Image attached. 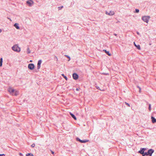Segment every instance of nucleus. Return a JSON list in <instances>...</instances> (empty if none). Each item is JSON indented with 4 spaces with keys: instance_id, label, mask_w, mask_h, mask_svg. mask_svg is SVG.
Segmentation results:
<instances>
[{
    "instance_id": "4be33fe9",
    "label": "nucleus",
    "mask_w": 156,
    "mask_h": 156,
    "mask_svg": "<svg viewBox=\"0 0 156 156\" xmlns=\"http://www.w3.org/2000/svg\"><path fill=\"white\" fill-rule=\"evenodd\" d=\"M76 140L77 141H79L81 143V140L78 137H77L76 138Z\"/></svg>"
},
{
    "instance_id": "2eb2a0df",
    "label": "nucleus",
    "mask_w": 156,
    "mask_h": 156,
    "mask_svg": "<svg viewBox=\"0 0 156 156\" xmlns=\"http://www.w3.org/2000/svg\"><path fill=\"white\" fill-rule=\"evenodd\" d=\"M70 114L71 115V117L75 120H76V116H75L72 113H71V112H70Z\"/></svg>"
},
{
    "instance_id": "aec40b11",
    "label": "nucleus",
    "mask_w": 156,
    "mask_h": 156,
    "mask_svg": "<svg viewBox=\"0 0 156 156\" xmlns=\"http://www.w3.org/2000/svg\"><path fill=\"white\" fill-rule=\"evenodd\" d=\"M26 156H33V154L31 153H28L26 154Z\"/></svg>"
},
{
    "instance_id": "1a4fd4ad",
    "label": "nucleus",
    "mask_w": 156,
    "mask_h": 156,
    "mask_svg": "<svg viewBox=\"0 0 156 156\" xmlns=\"http://www.w3.org/2000/svg\"><path fill=\"white\" fill-rule=\"evenodd\" d=\"M27 4L29 5V6H31L33 4L34 2L33 1L30 0L27 1Z\"/></svg>"
},
{
    "instance_id": "a878e982",
    "label": "nucleus",
    "mask_w": 156,
    "mask_h": 156,
    "mask_svg": "<svg viewBox=\"0 0 156 156\" xmlns=\"http://www.w3.org/2000/svg\"><path fill=\"white\" fill-rule=\"evenodd\" d=\"M139 9H136V12H137V13L138 12H139Z\"/></svg>"
},
{
    "instance_id": "473e14b6",
    "label": "nucleus",
    "mask_w": 156,
    "mask_h": 156,
    "mask_svg": "<svg viewBox=\"0 0 156 156\" xmlns=\"http://www.w3.org/2000/svg\"><path fill=\"white\" fill-rule=\"evenodd\" d=\"M96 87V88H97V89H98V90H100V88H99V87Z\"/></svg>"
},
{
    "instance_id": "a211bd4d",
    "label": "nucleus",
    "mask_w": 156,
    "mask_h": 156,
    "mask_svg": "<svg viewBox=\"0 0 156 156\" xmlns=\"http://www.w3.org/2000/svg\"><path fill=\"white\" fill-rule=\"evenodd\" d=\"M30 48L29 47H28L27 49V54H30Z\"/></svg>"
},
{
    "instance_id": "4c0bfd02",
    "label": "nucleus",
    "mask_w": 156,
    "mask_h": 156,
    "mask_svg": "<svg viewBox=\"0 0 156 156\" xmlns=\"http://www.w3.org/2000/svg\"><path fill=\"white\" fill-rule=\"evenodd\" d=\"M108 74H106V73H105V75H107Z\"/></svg>"
},
{
    "instance_id": "6ab92c4d",
    "label": "nucleus",
    "mask_w": 156,
    "mask_h": 156,
    "mask_svg": "<svg viewBox=\"0 0 156 156\" xmlns=\"http://www.w3.org/2000/svg\"><path fill=\"white\" fill-rule=\"evenodd\" d=\"M145 156H151L148 151L147 152H145Z\"/></svg>"
},
{
    "instance_id": "c9c22d12",
    "label": "nucleus",
    "mask_w": 156,
    "mask_h": 156,
    "mask_svg": "<svg viewBox=\"0 0 156 156\" xmlns=\"http://www.w3.org/2000/svg\"><path fill=\"white\" fill-rule=\"evenodd\" d=\"M20 155H23L22 154H21V153H20Z\"/></svg>"
},
{
    "instance_id": "c85d7f7f",
    "label": "nucleus",
    "mask_w": 156,
    "mask_h": 156,
    "mask_svg": "<svg viewBox=\"0 0 156 156\" xmlns=\"http://www.w3.org/2000/svg\"><path fill=\"white\" fill-rule=\"evenodd\" d=\"M54 58L56 59L57 61H58V59L57 58V57L56 56H55Z\"/></svg>"
},
{
    "instance_id": "72a5a7b5",
    "label": "nucleus",
    "mask_w": 156,
    "mask_h": 156,
    "mask_svg": "<svg viewBox=\"0 0 156 156\" xmlns=\"http://www.w3.org/2000/svg\"><path fill=\"white\" fill-rule=\"evenodd\" d=\"M51 153L52 154H54V152L52 151H51Z\"/></svg>"
},
{
    "instance_id": "f8f14e48",
    "label": "nucleus",
    "mask_w": 156,
    "mask_h": 156,
    "mask_svg": "<svg viewBox=\"0 0 156 156\" xmlns=\"http://www.w3.org/2000/svg\"><path fill=\"white\" fill-rule=\"evenodd\" d=\"M103 51L106 53L109 56L111 55V54L110 53L109 51H107L106 50H104Z\"/></svg>"
},
{
    "instance_id": "2f4dec72",
    "label": "nucleus",
    "mask_w": 156,
    "mask_h": 156,
    "mask_svg": "<svg viewBox=\"0 0 156 156\" xmlns=\"http://www.w3.org/2000/svg\"><path fill=\"white\" fill-rule=\"evenodd\" d=\"M137 87L138 88H139V90H140H140H141V88L140 87H139V86H138Z\"/></svg>"
},
{
    "instance_id": "0eeeda50",
    "label": "nucleus",
    "mask_w": 156,
    "mask_h": 156,
    "mask_svg": "<svg viewBox=\"0 0 156 156\" xmlns=\"http://www.w3.org/2000/svg\"><path fill=\"white\" fill-rule=\"evenodd\" d=\"M42 62V60H38L37 62V69H39L41 67V65Z\"/></svg>"
},
{
    "instance_id": "5701e85b",
    "label": "nucleus",
    "mask_w": 156,
    "mask_h": 156,
    "mask_svg": "<svg viewBox=\"0 0 156 156\" xmlns=\"http://www.w3.org/2000/svg\"><path fill=\"white\" fill-rule=\"evenodd\" d=\"M148 109L149 111H151V105L150 104L149 105Z\"/></svg>"
},
{
    "instance_id": "f704fd0d",
    "label": "nucleus",
    "mask_w": 156,
    "mask_h": 156,
    "mask_svg": "<svg viewBox=\"0 0 156 156\" xmlns=\"http://www.w3.org/2000/svg\"><path fill=\"white\" fill-rule=\"evenodd\" d=\"M2 31V30H1V29H0V33Z\"/></svg>"
},
{
    "instance_id": "bb28decb",
    "label": "nucleus",
    "mask_w": 156,
    "mask_h": 156,
    "mask_svg": "<svg viewBox=\"0 0 156 156\" xmlns=\"http://www.w3.org/2000/svg\"><path fill=\"white\" fill-rule=\"evenodd\" d=\"M66 57H67L68 58H69V61L70 60V57L69 56L67 55H65Z\"/></svg>"
},
{
    "instance_id": "20e7f679",
    "label": "nucleus",
    "mask_w": 156,
    "mask_h": 156,
    "mask_svg": "<svg viewBox=\"0 0 156 156\" xmlns=\"http://www.w3.org/2000/svg\"><path fill=\"white\" fill-rule=\"evenodd\" d=\"M146 149V148H141L140 150L138 152L141 154L143 156H145V152H144V151Z\"/></svg>"
},
{
    "instance_id": "39448f33",
    "label": "nucleus",
    "mask_w": 156,
    "mask_h": 156,
    "mask_svg": "<svg viewBox=\"0 0 156 156\" xmlns=\"http://www.w3.org/2000/svg\"><path fill=\"white\" fill-rule=\"evenodd\" d=\"M105 13L106 15H108L110 16H112L114 15L115 12L113 11H111L109 12L106 11Z\"/></svg>"
},
{
    "instance_id": "cd10ccee",
    "label": "nucleus",
    "mask_w": 156,
    "mask_h": 156,
    "mask_svg": "<svg viewBox=\"0 0 156 156\" xmlns=\"http://www.w3.org/2000/svg\"><path fill=\"white\" fill-rule=\"evenodd\" d=\"M5 155L4 154H0V156H5Z\"/></svg>"
},
{
    "instance_id": "c756f323",
    "label": "nucleus",
    "mask_w": 156,
    "mask_h": 156,
    "mask_svg": "<svg viewBox=\"0 0 156 156\" xmlns=\"http://www.w3.org/2000/svg\"><path fill=\"white\" fill-rule=\"evenodd\" d=\"M63 6H62L61 7H58V9H61V8H63Z\"/></svg>"
},
{
    "instance_id": "9d476101",
    "label": "nucleus",
    "mask_w": 156,
    "mask_h": 156,
    "mask_svg": "<svg viewBox=\"0 0 156 156\" xmlns=\"http://www.w3.org/2000/svg\"><path fill=\"white\" fill-rule=\"evenodd\" d=\"M148 151L151 156L152 154V153H154V151L153 149H151L149 150Z\"/></svg>"
},
{
    "instance_id": "b1692460",
    "label": "nucleus",
    "mask_w": 156,
    "mask_h": 156,
    "mask_svg": "<svg viewBox=\"0 0 156 156\" xmlns=\"http://www.w3.org/2000/svg\"><path fill=\"white\" fill-rule=\"evenodd\" d=\"M125 104L127 105V106H128V107H130V105L129 104L127 103V102H125Z\"/></svg>"
},
{
    "instance_id": "f3484780",
    "label": "nucleus",
    "mask_w": 156,
    "mask_h": 156,
    "mask_svg": "<svg viewBox=\"0 0 156 156\" xmlns=\"http://www.w3.org/2000/svg\"><path fill=\"white\" fill-rule=\"evenodd\" d=\"M2 62H3L2 58H1L0 59V67H1L2 66Z\"/></svg>"
},
{
    "instance_id": "f03ea898",
    "label": "nucleus",
    "mask_w": 156,
    "mask_h": 156,
    "mask_svg": "<svg viewBox=\"0 0 156 156\" xmlns=\"http://www.w3.org/2000/svg\"><path fill=\"white\" fill-rule=\"evenodd\" d=\"M12 49L15 51L19 52L20 51V48L17 44H15L12 48Z\"/></svg>"
},
{
    "instance_id": "dca6fc26",
    "label": "nucleus",
    "mask_w": 156,
    "mask_h": 156,
    "mask_svg": "<svg viewBox=\"0 0 156 156\" xmlns=\"http://www.w3.org/2000/svg\"><path fill=\"white\" fill-rule=\"evenodd\" d=\"M88 141L89 140H81V143H86L88 142Z\"/></svg>"
},
{
    "instance_id": "7ed1b4c3",
    "label": "nucleus",
    "mask_w": 156,
    "mask_h": 156,
    "mask_svg": "<svg viewBox=\"0 0 156 156\" xmlns=\"http://www.w3.org/2000/svg\"><path fill=\"white\" fill-rule=\"evenodd\" d=\"M150 16H145L142 17V20L145 22L147 23L148 22L149 19L150 18Z\"/></svg>"
},
{
    "instance_id": "423d86ee",
    "label": "nucleus",
    "mask_w": 156,
    "mask_h": 156,
    "mask_svg": "<svg viewBox=\"0 0 156 156\" xmlns=\"http://www.w3.org/2000/svg\"><path fill=\"white\" fill-rule=\"evenodd\" d=\"M34 68V65L33 63L29 64L28 65V68L30 70H33Z\"/></svg>"
},
{
    "instance_id": "7c9ffc66",
    "label": "nucleus",
    "mask_w": 156,
    "mask_h": 156,
    "mask_svg": "<svg viewBox=\"0 0 156 156\" xmlns=\"http://www.w3.org/2000/svg\"><path fill=\"white\" fill-rule=\"evenodd\" d=\"M79 89H80V88H76V91H78L79 90Z\"/></svg>"
},
{
    "instance_id": "e433bc0d",
    "label": "nucleus",
    "mask_w": 156,
    "mask_h": 156,
    "mask_svg": "<svg viewBox=\"0 0 156 156\" xmlns=\"http://www.w3.org/2000/svg\"><path fill=\"white\" fill-rule=\"evenodd\" d=\"M30 62H32V60H30Z\"/></svg>"
},
{
    "instance_id": "4468645a",
    "label": "nucleus",
    "mask_w": 156,
    "mask_h": 156,
    "mask_svg": "<svg viewBox=\"0 0 156 156\" xmlns=\"http://www.w3.org/2000/svg\"><path fill=\"white\" fill-rule=\"evenodd\" d=\"M14 26L17 29H19L20 27L19 26V24L17 23H16L14 25Z\"/></svg>"
},
{
    "instance_id": "393cba45",
    "label": "nucleus",
    "mask_w": 156,
    "mask_h": 156,
    "mask_svg": "<svg viewBox=\"0 0 156 156\" xmlns=\"http://www.w3.org/2000/svg\"><path fill=\"white\" fill-rule=\"evenodd\" d=\"M35 146V144H33L31 145V147H34Z\"/></svg>"
},
{
    "instance_id": "6e6552de",
    "label": "nucleus",
    "mask_w": 156,
    "mask_h": 156,
    "mask_svg": "<svg viewBox=\"0 0 156 156\" xmlns=\"http://www.w3.org/2000/svg\"><path fill=\"white\" fill-rule=\"evenodd\" d=\"M73 79L76 80L78 79V75L76 73H73Z\"/></svg>"
},
{
    "instance_id": "f257e3e1",
    "label": "nucleus",
    "mask_w": 156,
    "mask_h": 156,
    "mask_svg": "<svg viewBox=\"0 0 156 156\" xmlns=\"http://www.w3.org/2000/svg\"><path fill=\"white\" fill-rule=\"evenodd\" d=\"M8 91L12 95L16 96L19 94V92L12 88L9 87L7 89Z\"/></svg>"
},
{
    "instance_id": "ddd939ff",
    "label": "nucleus",
    "mask_w": 156,
    "mask_h": 156,
    "mask_svg": "<svg viewBox=\"0 0 156 156\" xmlns=\"http://www.w3.org/2000/svg\"><path fill=\"white\" fill-rule=\"evenodd\" d=\"M134 45L136 47V48L139 50H140V47L139 44L136 45L135 44V42H134Z\"/></svg>"
},
{
    "instance_id": "9b49d317",
    "label": "nucleus",
    "mask_w": 156,
    "mask_h": 156,
    "mask_svg": "<svg viewBox=\"0 0 156 156\" xmlns=\"http://www.w3.org/2000/svg\"><path fill=\"white\" fill-rule=\"evenodd\" d=\"M151 119L153 123H154L156 122V119L154 117L151 116Z\"/></svg>"
},
{
    "instance_id": "412c9836",
    "label": "nucleus",
    "mask_w": 156,
    "mask_h": 156,
    "mask_svg": "<svg viewBox=\"0 0 156 156\" xmlns=\"http://www.w3.org/2000/svg\"><path fill=\"white\" fill-rule=\"evenodd\" d=\"M62 75L66 80H67V79H68L66 77V76H65L64 74H62Z\"/></svg>"
}]
</instances>
